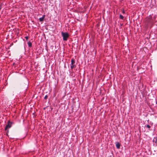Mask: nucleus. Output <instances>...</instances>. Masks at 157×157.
I'll use <instances>...</instances> for the list:
<instances>
[{"instance_id": "nucleus-11", "label": "nucleus", "mask_w": 157, "mask_h": 157, "mask_svg": "<svg viewBox=\"0 0 157 157\" xmlns=\"http://www.w3.org/2000/svg\"><path fill=\"white\" fill-rule=\"evenodd\" d=\"M28 38H29V37L28 36H26L25 37V38L26 39V40H27L28 39Z\"/></svg>"}, {"instance_id": "nucleus-4", "label": "nucleus", "mask_w": 157, "mask_h": 157, "mask_svg": "<svg viewBox=\"0 0 157 157\" xmlns=\"http://www.w3.org/2000/svg\"><path fill=\"white\" fill-rule=\"evenodd\" d=\"M116 146L117 148L119 149L120 148V144L119 142H116Z\"/></svg>"}, {"instance_id": "nucleus-9", "label": "nucleus", "mask_w": 157, "mask_h": 157, "mask_svg": "<svg viewBox=\"0 0 157 157\" xmlns=\"http://www.w3.org/2000/svg\"><path fill=\"white\" fill-rule=\"evenodd\" d=\"M146 127L147 128H151V126L150 125L148 124H147L146 125Z\"/></svg>"}, {"instance_id": "nucleus-7", "label": "nucleus", "mask_w": 157, "mask_h": 157, "mask_svg": "<svg viewBox=\"0 0 157 157\" xmlns=\"http://www.w3.org/2000/svg\"><path fill=\"white\" fill-rule=\"evenodd\" d=\"M76 65L75 64H71V69H73L76 67Z\"/></svg>"}, {"instance_id": "nucleus-1", "label": "nucleus", "mask_w": 157, "mask_h": 157, "mask_svg": "<svg viewBox=\"0 0 157 157\" xmlns=\"http://www.w3.org/2000/svg\"><path fill=\"white\" fill-rule=\"evenodd\" d=\"M61 35L63 37V39L64 41H67L69 37V34L68 33L61 32Z\"/></svg>"}, {"instance_id": "nucleus-2", "label": "nucleus", "mask_w": 157, "mask_h": 157, "mask_svg": "<svg viewBox=\"0 0 157 157\" xmlns=\"http://www.w3.org/2000/svg\"><path fill=\"white\" fill-rule=\"evenodd\" d=\"M13 124L12 122H11L10 121H8V124L6 126L5 129V130H7L8 128H10L12 126V124Z\"/></svg>"}, {"instance_id": "nucleus-10", "label": "nucleus", "mask_w": 157, "mask_h": 157, "mask_svg": "<svg viewBox=\"0 0 157 157\" xmlns=\"http://www.w3.org/2000/svg\"><path fill=\"white\" fill-rule=\"evenodd\" d=\"M48 96L47 95H46L45 96L44 99H47L48 98Z\"/></svg>"}, {"instance_id": "nucleus-8", "label": "nucleus", "mask_w": 157, "mask_h": 157, "mask_svg": "<svg viewBox=\"0 0 157 157\" xmlns=\"http://www.w3.org/2000/svg\"><path fill=\"white\" fill-rule=\"evenodd\" d=\"M120 16V18L122 19V20H123V19H124V17L121 15L120 14L119 16Z\"/></svg>"}, {"instance_id": "nucleus-5", "label": "nucleus", "mask_w": 157, "mask_h": 157, "mask_svg": "<svg viewBox=\"0 0 157 157\" xmlns=\"http://www.w3.org/2000/svg\"><path fill=\"white\" fill-rule=\"evenodd\" d=\"M75 63V59H71V64H74V63Z\"/></svg>"}, {"instance_id": "nucleus-6", "label": "nucleus", "mask_w": 157, "mask_h": 157, "mask_svg": "<svg viewBox=\"0 0 157 157\" xmlns=\"http://www.w3.org/2000/svg\"><path fill=\"white\" fill-rule=\"evenodd\" d=\"M28 46L29 47H31L32 46V43L29 41V42L28 43Z\"/></svg>"}, {"instance_id": "nucleus-3", "label": "nucleus", "mask_w": 157, "mask_h": 157, "mask_svg": "<svg viewBox=\"0 0 157 157\" xmlns=\"http://www.w3.org/2000/svg\"><path fill=\"white\" fill-rule=\"evenodd\" d=\"M45 15H43L42 17H40L39 18V20L40 21H43L45 18Z\"/></svg>"}, {"instance_id": "nucleus-13", "label": "nucleus", "mask_w": 157, "mask_h": 157, "mask_svg": "<svg viewBox=\"0 0 157 157\" xmlns=\"http://www.w3.org/2000/svg\"><path fill=\"white\" fill-rule=\"evenodd\" d=\"M156 104H157V100L156 101Z\"/></svg>"}, {"instance_id": "nucleus-14", "label": "nucleus", "mask_w": 157, "mask_h": 157, "mask_svg": "<svg viewBox=\"0 0 157 157\" xmlns=\"http://www.w3.org/2000/svg\"><path fill=\"white\" fill-rule=\"evenodd\" d=\"M154 141H155V140H154ZM155 141H156V140H155Z\"/></svg>"}, {"instance_id": "nucleus-12", "label": "nucleus", "mask_w": 157, "mask_h": 157, "mask_svg": "<svg viewBox=\"0 0 157 157\" xmlns=\"http://www.w3.org/2000/svg\"><path fill=\"white\" fill-rule=\"evenodd\" d=\"M156 140V141H155V143H157V142H156L157 141V139H156V140Z\"/></svg>"}]
</instances>
